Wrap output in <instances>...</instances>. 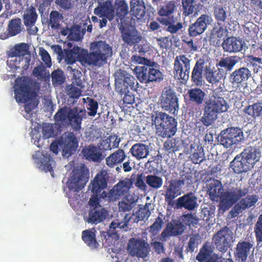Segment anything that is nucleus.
<instances>
[{
  "label": "nucleus",
  "instance_id": "nucleus-1",
  "mask_svg": "<svg viewBox=\"0 0 262 262\" xmlns=\"http://www.w3.org/2000/svg\"><path fill=\"white\" fill-rule=\"evenodd\" d=\"M222 91L217 89L212 92L210 98L206 102L204 113L200 120L203 124L208 127L216 120L219 114L227 111L228 106L227 102L222 96Z\"/></svg>",
  "mask_w": 262,
  "mask_h": 262
},
{
  "label": "nucleus",
  "instance_id": "nucleus-2",
  "mask_svg": "<svg viewBox=\"0 0 262 262\" xmlns=\"http://www.w3.org/2000/svg\"><path fill=\"white\" fill-rule=\"evenodd\" d=\"M32 80L27 76L17 78L14 85L15 98L17 102L25 103L31 100L25 106L27 113H30L38 104L37 101L35 100L37 94L32 90Z\"/></svg>",
  "mask_w": 262,
  "mask_h": 262
},
{
  "label": "nucleus",
  "instance_id": "nucleus-3",
  "mask_svg": "<svg viewBox=\"0 0 262 262\" xmlns=\"http://www.w3.org/2000/svg\"><path fill=\"white\" fill-rule=\"evenodd\" d=\"M85 109L64 106L57 111L54 118L59 125L71 126L74 130L77 131L81 128L82 121L85 117Z\"/></svg>",
  "mask_w": 262,
  "mask_h": 262
},
{
  "label": "nucleus",
  "instance_id": "nucleus-4",
  "mask_svg": "<svg viewBox=\"0 0 262 262\" xmlns=\"http://www.w3.org/2000/svg\"><path fill=\"white\" fill-rule=\"evenodd\" d=\"M260 152L254 147L245 148L230 162V167L237 174L246 172L253 168L259 161Z\"/></svg>",
  "mask_w": 262,
  "mask_h": 262
},
{
  "label": "nucleus",
  "instance_id": "nucleus-5",
  "mask_svg": "<svg viewBox=\"0 0 262 262\" xmlns=\"http://www.w3.org/2000/svg\"><path fill=\"white\" fill-rule=\"evenodd\" d=\"M91 52L87 51L88 64L100 67L107 63L112 56V48L105 41H94L91 46Z\"/></svg>",
  "mask_w": 262,
  "mask_h": 262
},
{
  "label": "nucleus",
  "instance_id": "nucleus-6",
  "mask_svg": "<svg viewBox=\"0 0 262 262\" xmlns=\"http://www.w3.org/2000/svg\"><path fill=\"white\" fill-rule=\"evenodd\" d=\"M152 121L155 125L156 133L162 138H170L177 131V122L172 116L163 112H156L152 116Z\"/></svg>",
  "mask_w": 262,
  "mask_h": 262
},
{
  "label": "nucleus",
  "instance_id": "nucleus-7",
  "mask_svg": "<svg viewBox=\"0 0 262 262\" xmlns=\"http://www.w3.org/2000/svg\"><path fill=\"white\" fill-rule=\"evenodd\" d=\"M212 21V18L210 15L202 14L194 23L189 26L188 29L189 36L183 35L181 37L183 42L186 43L191 50L196 51L197 48L194 45L191 37H196L204 33Z\"/></svg>",
  "mask_w": 262,
  "mask_h": 262
},
{
  "label": "nucleus",
  "instance_id": "nucleus-8",
  "mask_svg": "<svg viewBox=\"0 0 262 262\" xmlns=\"http://www.w3.org/2000/svg\"><path fill=\"white\" fill-rule=\"evenodd\" d=\"M144 66L136 67L134 70L137 79L141 83L146 84L160 82L163 79V75L159 68L154 67L155 62L150 63L144 62Z\"/></svg>",
  "mask_w": 262,
  "mask_h": 262
},
{
  "label": "nucleus",
  "instance_id": "nucleus-9",
  "mask_svg": "<svg viewBox=\"0 0 262 262\" xmlns=\"http://www.w3.org/2000/svg\"><path fill=\"white\" fill-rule=\"evenodd\" d=\"M108 178V172L105 170H101L95 176L92 181L90 188L93 193L89 204L92 207H96L100 205L99 199L103 198L100 194L102 190L107 187V181Z\"/></svg>",
  "mask_w": 262,
  "mask_h": 262
},
{
  "label": "nucleus",
  "instance_id": "nucleus-10",
  "mask_svg": "<svg viewBox=\"0 0 262 262\" xmlns=\"http://www.w3.org/2000/svg\"><path fill=\"white\" fill-rule=\"evenodd\" d=\"M244 139L243 130L237 127L227 128L221 131L218 137L220 144L227 148L239 144Z\"/></svg>",
  "mask_w": 262,
  "mask_h": 262
},
{
  "label": "nucleus",
  "instance_id": "nucleus-11",
  "mask_svg": "<svg viewBox=\"0 0 262 262\" xmlns=\"http://www.w3.org/2000/svg\"><path fill=\"white\" fill-rule=\"evenodd\" d=\"M115 89L118 92H126L128 90H136L137 88L135 77L126 71L119 69L114 73Z\"/></svg>",
  "mask_w": 262,
  "mask_h": 262
},
{
  "label": "nucleus",
  "instance_id": "nucleus-12",
  "mask_svg": "<svg viewBox=\"0 0 262 262\" xmlns=\"http://www.w3.org/2000/svg\"><path fill=\"white\" fill-rule=\"evenodd\" d=\"M133 185V183L131 179H126L120 181L108 193L103 191L101 196L103 199L107 198L110 201H115L122 196L128 195V192Z\"/></svg>",
  "mask_w": 262,
  "mask_h": 262
},
{
  "label": "nucleus",
  "instance_id": "nucleus-13",
  "mask_svg": "<svg viewBox=\"0 0 262 262\" xmlns=\"http://www.w3.org/2000/svg\"><path fill=\"white\" fill-rule=\"evenodd\" d=\"M190 60L185 55L177 56L173 63V74L176 79L186 82L189 79Z\"/></svg>",
  "mask_w": 262,
  "mask_h": 262
},
{
  "label": "nucleus",
  "instance_id": "nucleus-14",
  "mask_svg": "<svg viewBox=\"0 0 262 262\" xmlns=\"http://www.w3.org/2000/svg\"><path fill=\"white\" fill-rule=\"evenodd\" d=\"M89 170L82 166L73 170V174L68 181L67 186L69 190L78 192L82 189L88 182Z\"/></svg>",
  "mask_w": 262,
  "mask_h": 262
},
{
  "label": "nucleus",
  "instance_id": "nucleus-15",
  "mask_svg": "<svg viewBox=\"0 0 262 262\" xmlns=\"http://www.w3.org/2000/svg\"><path fill=\"white\" fill-rule=\"evenodd\" d=\"M57 47L60 51L59 55L62 56V58L68 64H73L76 61H79L82 64H88L86 50L78 46H74L71 50L64 49L63 54L61 48L59 46Z\"/></svg>",
  "mask_w": 262,
  "mask_h": 262
},
{
  "label": "nucleus",
  "instance_id": "nucleus-16",
  "mask_svg": "<svg viewBox=\"0 0 262 262\" xmlns=\"http://www.w3.org/2000/svg\"><path fill=\"white\" fill-rule=\"evenodd\" d=\"M160 104L161 107L169 113L174 114L179 109L178 98L174 90L171 88H165L162 92Z\"/></svg>",
  "mask_w": 262,
  "mask_h": 262
},
{
  "label": "nucleus",
  "instance_id": "nucleus-17",
  "mask_svg": "<svg viewBox=\"0 0 262 262\" xmlns=\"http://www.w3.org/2000/svg\"><path fill=\"white\" fill-rule=\"evenodd\" d=\"M127 249L132 256L144 258L148 255L150 248L144 239L132 238L129 241Z\"/></svg>",
  "mask_w": 262,
  "mask_h": 262
},
{
  "label": "nucleus",
  "instance_id": "nucleus-18",
  "mask_svg": "<svg viewBox=\"0 0 262 262\" xmlns=\"http://www.w3.org/2000/svg\"><path fill=\"white\" fill-rule=\"evenodd\" d=\"M249 192V189L235 188L224 192L221 195L220 205L225 209L230 208L242 196L246 195Z\"/></svg>",
  "mask_w": 262,
  "mask_h": 262
},
{
  "label": "nucleus",
  "instance_id": "nucleus-19",
  "mask_svg": "<svg viewBox=\"0 0 262 262\" xmlns=\"http://www.w3.org/2000/svg\"><path fill=\"white\" fill-rule=\"evenodd\" d=\"M216 249L222 252H226L230 247L232 241V234L227 227L221 229L212 237Z\"/></svg>",
  "mask_w": 262,
  "mask_h": 262
},
{
  "label": "nucleus",
  "instance_id": "nucleus-20",
  "mask_svg": "<svg viewBox=\"0 0 262 262\" xmlns=\"http://www.w3.org/2000/svg\"><path fill=\"white\" fill-rule=\"evenodd\" d=\"M62 149V155L63 157L69 158L76 151L78 147V140L73 132L65 134L58 141Z\"/></svg>",
  "mask_w": 262,
  "mask_h": 262
},
{
  "label": "nucleus",
  "instance_id": "nucleus-21",
  "mask_svg": "<svg viewBox=\"0 0 262 262\" xmlns=\"http://www.w3.org/2000/svg\"><path fill=\"white\" fill-rule=\"evenodd\" d=\"M213 15L219 25H224L229 30H235L237 22L232 17H228L227 8L222 5L216 6L213 8Z\"/></svg>",
  "mask_w": 262,
  "mask_h": 262
},
{
  "label": "nucleus",
  "instance_id": "nucleus-22",
  "mask_svg": "<svg viewBox=\"0 0 262 262\" xmlns=\"http://www.w3.org/2000/svg\"><path fill=\"white\" fill-rule=\"evenodd\" d=\"M122 40L127 45L132 46L138 43L142 39V36L139 31L131 26L119 27Z\"/></svg>",
  "mask_w": 262,
  "mask_h": 262
},
{
  "label": "nucleus",
  "instance_id": "nucleus-23",
  "mask_svg": "<svg viewBox=\"0 0 262 262\" xmlns=\"http://www.w3.org/2000/svg\"><path fill=\"white\" fill-rule=\"evenodd\" d=\"M126 216L127 215H126L124 217V220H126L125 221L119 222L117 220L112 221L110 225L108 231L101 233V237L104 238V239L102 238V243L104 247H108L110 246V242H107V241L110 239V237L117 235V232L119 231L117 230V229H124L125 228L127 227L128 220L126 219Z\"/></svg>",
  "mask_w": 262,
  "mask_h": 262
},
{
  "label": "nucleus",
  "instance_id": "nucleus-24",
  "mask_svg": "<svg viewBox=\"0 0 262 262\" xmlns=\"http://www.w3.org/2000/svg\"><path fill=\"white\" fill-rule=\"evenodd\" d=\"M185 184L184 180H171L165 190V200L169 204L173 200L181 194L182 186Z\"/></svg>",
  "mask_w": 262,
  "mask_h": 262
},
{
  "label": "nucleus",
  "instance_id": "nucleus-25",
  "mask_svg": "<svg viewBox=\"0 0 262 262\" xmlns=\"http://www.w3.org/2000/svg\"><path fill=\"white\" fill-rule=\"evenodd\" d=\"M94 13L99 17H105L109 20H112L115 17V10L112 2L107 0L94 9Z\"/></svg>",
  "mask_w": 262,
  "mask_h": 262
},
{
  "label": "nucleus",
  "instance_id": "nucleus-26",
  "mask_svg": "<svg viewBox=\"0 0 262 262\" xmlns=\"http://www.w3.org/2000/svg\"><path fill=\"white\" fill-rule=\"evenodd\" d=\"M243 41L234 36L227 37L224 40L222 44L224 51L229 53H235L241 51L243 49Z\"/></svg>",
  "mask_w": 262,
  "mask_h": 262
},
{
  "label": "nucleus",
  "instance_id": "nucleus-27",
  "mask_svg": "<svg viewBox=\"0 0 262 262\" xmlns=\"http://www.w3.org/2000/svg\"><path fill=\"white\" fill-rule=\"evenodd\" d=\"M251 75V71L248 68L241 67L232 72L229 78L233 84H239L246 81Z\"/></svg>",
  "mask_w": 262,
  "mask_h": 262
},
{
  "label": "nucleus",
  "instance_id": "nucleus-28",
  "mask_svg": "<svg viewBox=\"0 0 262 262\" xmlns=\"http://www.w3.org/2000/svg\"><path fill=\"white\" fill-rule=\"evenodd\" d=\"M107 215V211L99 205L92 208L89 211L86 222L89 223L97 224L104 221Z\"/></svg>",
  "mask_w": 262,
  "mask_h": 262
},
{
  "label": "nucleus",
  "instance_id": "nucleus-29",
  "mask_svg": "<svg viewBox=\"0 0 262 262\" xmlns=\"http://www.w3.org/2000/svg\"><path fill=\"white\" fill-rule=\"evenodd\" d=\"M178 207L184 208L188 210H193L198 206L197 198L192 192H189L177 199Z\"/></svg>",
  "mask_w": 262,
  "mask_h": 262
},
{
  "label": "nucleus",
  "instance_id": "nucleus-30",
  "mask_svg": "<svg viewBox=\"0 0 262 262\" xmlns=\"http://www.w3.org/2000/svg\"><path fill=\"white\" fill-rule=\"evenodd\" d=\"M130 13L137 20L143 19L146 13L144 0H130Z\"/></svg>",
  "mask_w": 262,
  "mask_h": 262
},
{
  "label": "nucleus",
  "instance_id": "nucleus-31",
  "mask_svg": "<svg viewBox=\"0 0 262 262\" xmlns=\"http://www.w3.org/2000/svg\"><path fill=\"white\" fill-rule=\"evenodd\" d=\"M96 232L95 228L82 232V241L91 249H96L99 247V244L96 240Z\"/></svg>",
  "mask_w": 262,
  "mask_h": 262
},
{
  "label": "nucleus",
  "instance_id": "nucleus-32",
  "mask_svg": "<svg viewBox=\"0 0 262 262\" xmlns=\"http://www.w3.org/2000/svg\"><path fill=\"white\" fill-rule=\"evenodd\" d=\"M184 232L183 226L181 224H168L161 234V238L165 241L167 237L172 236H178Z\"/></svg>",
  "mask_w": 262,
  "mask_h": 262
},
{
  "label": "nucleus",
  "instance_id": "nucleus-33",
  "mask_svg": "<svg viewBox=\"0 0 262 262\" xmlns=\"http://www.w3.org/2000/svg\"><path fill=\"white\" fill-rule=\"evenodd\" d=\"M10 58V59L7 60V64L12 70H16L22 68L24 72L29 68L30 61V58L17 56Z\"/></svg>",
  "mask_w": 262,
  "mask_h": 262
},
{
  "label": "nucleus",
  "instance_id": "nucleus-34",
  "mask_svg": "<svg viewBox=\"0 0 262 262\" xmlns=\"http://www.w3.org/2000/svg\"><path fill=\"white\" fill-rule=\"evenodd\" d=\"M204 63V60L200 59L196 62L192 69L191 81L196 86H201L202 84V73Z\"/></svg>",
  "mask_w": 262,
  "mask_h": 262
},
{
  "label": "nucleus",
  "instance_id": "nucleus-35",
  "mask_svg": "<svg viewBox=\"0 0 262 262\" xmlns=\"http://www.w3.org/2000/svg\"><path fill=\"white\" fill-rule=\"evenodd\" d=\"M176 8L177 3L176 1L173 0L166 1L158 9L157 13L160 16L162 17L171 18L170 16L174 13Z\"/></svg>",
  "mask_w": 262,
  "mask_h": 262
},
{
  "label": "nucleus",
  "instance_id": "nucleus-36",
  "mask_svg": "<svg viewBox=\"0 0 262 262\" xmlns=\"http://www.w3.org/2000/svg\"><path fill=\"white\" fill-rule=\"evenodd\" d=\"M225 75L223 69L218 68L216 70H212L210 67H206L205 69V75L206 80L209 83L215 84L224 77Z\"/></svg>",
  "mask_w": 262,
  "mask_h": 262
},
{
  "label": "nucleus",
  "instance_id": "nucleus-37",
  "mask_svg": "<svg viewBox=\"0 0 262 262\" xmlns=\"http://www.w3.org/2000/svg\"><path fill=\"white\" fill-rule=\"evenodd\" d=\"M126 157L124 151L119 149L106 158V164L108 167L112 168L121 163Z\"/></svg>",
  "mask_w": 262,
  "mask_h": 262
},
{
  "label": "nucleus",
  "instance_id": "nucleus-38",
  "mask_svg": "<svg viewBox=\"0 0 262 262\" xmlns=\"http://www.w3.org/2000/svg\"><path fill=\"white\" fill-rule=\"evenodd\" d=\"M129 151L134 157L140 160L148 155L149 147L143 143H136L132 146Z\"/></svg>",
  "mask_w": 262,
  "mask_h": 262
},
{
  "label": "nucleus",
  "instance_id": "nucleus-39",
  "mask_svg": "<svg viewBox=\"0 0 262 262\" xmlns=\"http://www.w3.org/2000/svg\"><path fill=\"white\" fill-rule=\"evenodd\" d=\"M82 153L85 159L94 162L99 161L102 156L101 152L97 147L92 145L85 147L82 149Z\"/></svg>",
  "mask_w": 262,
  "mask_h": 262
},
{
  "label": "nucleus",
  "instance_id": "nucleus-40",
  "mask_svg": "<svg viewBox=\"0 0 262 262\" xmlns=\"http://www.w3.org/2000/svg\"><path fill=\"white\" fill-rule=\"evenodd\" d=\"M253 245L250 242H242L238 243L236 250V256L239 260L244 262L246 260L250 250Z\"/></svg>",
  "mask_w": 262,
  "mask_h": 262
},
{
  "label": "nucleus",
  "instance_id": "nucleus-41",
  "mask_svg": "<svg viewBox=\"0 0 262 262\" xmlns=\"http://www.w3.org/2000/svg\"><path fill=\"white\" fill-rule=\"evenodd\" d=\"M29 53V45L24 42L14 45L8 52L9 57L14 58L15 56L24 57Z\"/></svg>",
  "mask_w": 262,
  "mask_h": 262
},
{
  "label": "nucleus",
  "instance_id": "nucleus-42",
  "mask_svg": "<svg viewBox=\"0 0 262 262\" xmlns=\"http://www.w3.org/2000/svg\"><path fill=\"white\" fill-rule=\"evenodd\" d=\"M157 20L162 25L167 26L165 30L171 34L176 33L183 28L181 23H178L176 25L173 24V17H171V18H158Z\"/></svg>",
  "mask_w": 262,
  "mask_h": 262
},
{
  "label": "nucleus",
  "instance_id": "nucleus-43",
  "mask_svg": "<svg viewBox=\"0 0 262 262\" xmlns=\"http://www.w3.org/2000/svg\"><path fill=\"white\" fill-rule=\"evenodd\" d=\"M190 102L198 105L202 104L205 96V92L201 89L195 88L188 90L187 93Z\"/></svg>",
  "mask_w": 262,
  "mask_h": 262
},
{
  "label": "nucleus",
  "instance_id": "nucleus-44",
  "mask_svg": "<svg viewBox=\"0 0 262 262\" xmlns=\"http://www.w3.org/2000/svg\"><path fill=\"white\" fill-rule=\"evenodd\" d=\"M115 15L121 20L128 14V6L125 0H115Z\"/></svg>",
  "mask_w": 262,
  "mask_h": 262
},
{
  "label": "nucleus",
  "instance_id": "nucleus-45",
  "mask_svg": "<svg viewBox=\"0 0 262 262\" xmlns=\"http://www.w3.org/2000/svg\"><path fill=\"white\" fill-rule=\"evenodd\" d=\"M37 18L36 9L33 6L27 9L23 16L24 25L27 28L32 27L35 24Z\"/></svg>",
  "mask_w": 262,
  "mask_h": 262
},
{
  "label": "nucleus",
  "instance_id": "nucleus-46",
  "mask_svg": "<svg viewBox=\"0 0 262 262\" xmlns=\"http://www.w3.org/2000/svg\"><path fill=\"white\" fill-rule=\"evenodd\" d=\"M239 58L237 56H230L226 58H222L216 64L217 67L225 68L227 71H231L238 62Z\"/></svg>",
  "mask_w": 262,
  "mask_h": 262
},
{
  "label": "nucleus",
  "instance_id": "nucleus-47",
  "mask_svg": "<svg viewBox=\"0 0 262 262\" xmlns=\"http://www.w3.org/2000/svg\"><path fill=\"white\" fill-rule=\"evenodd\" d=\"M135 203V198L132 195H125L118 204L119 211L125 212L131 210Z\"/></svg>",
  "mask_w": 262,
  "mask_h": 262
},
{
  "label": "nucleus",
  "instance_id": "nucleus-48",
  "mask_svg": "<svg viewBox=\"0 0 262 262\" xmlns=\"http://www.w3.org/2000/svg\"><path fill=\"white\" fill-rule=\"evenodd\" d=\"M223 187L219 181H216L214 184H210L208 192L212 201H217L222 193Z\"/></svg>",
  "mask_w": 262,
  "mask_h": 262
},
{
  "label": "nucleus",
  "instance_id": "nucleus-49",
  "mask_svg": "<svg viewBox=\"0 0 262 262\" xmlns=\"http://www.w3.org/2000/svg\"><path fill=\"white\" fill-rule=\"evenodd\" d=\"M219 27H214L211 32L210 38L213 43L217 44L227 32V29H224L223 25H219Z\"/></svg>",
  "mask_w": 262,
  "mask_h": 262
},
{
  "label": "nucleus",
  "instance_id": "nucleus-50",
  "mask_svg": "<svg viewBox=\"0 0 262 262\" xmlns=\"http://www.w3.org/2000/svg\"><path fill=\"white\" fill-rule=\"evenodd\" d=\"M146 184L151 188L158 189L162 186L163 181L161 177L157 175L148 174L147 176Z\"/></svg>",
  "mask_w": 262,
  "mask_h": 262
},
{
  "label": "nucleus",
  "instance_id": "nucleus-51",
  "mask_svg": "<svg viewBox=\"0 0 262 262\" xmlns=\"http://www.w3.org/2000/svg\"><path fill=\"white\" fill-rule=\"evenodd\" d=\"M183 15L189 16L193 14L195 9V0H181Z\"/></svg>",
  "mask_w": 262,
  "mask_h": 262
},
{
  "label": "nucleus",
  "instance_id": "nucleus-52",
  "mask_svg": "<svg viewBox=\"0 0 262 262\" xmlns=\"http://www.w3.org/2000/svg\"><path fill=\"white\" fill-rule=\"evenodd\" d=\"M8 31L11 36H15L21 31V21L19 18L11 19L8 26Z\"/></svg>",
  "mask_w": 262,
  "mask_h": 262
},
{
  "label": "nucleus",
  "instance_id": "nucleus-53",
  "mask_svg": "<svg viewBox=\"0 0 262 262\" xmlns=\"http://www.w3.org/2000/svg\"><path fill=\"white\" fill-rule=\"evenodd\" d=\"M246 59L248 64H250L253 68L254 73H257L259 69H262L261 66V64H262L261 58L250 55H247Z\"/></svg>",
  "mask_w": 262,
  "mask_h": 262
},
{
  "label": "nucleus",
  "instance_id": "nucleus-54",
  "mask_svg": "<svg viewBox=\"0 0 262 262\" xmlns=\"http://www.w3.org/2000/svg\"><path fill=\"white\" fill-rule=\"evenodd\" d=\"M192 162L194 164H200L205 160L204 149L201 146H198L197 149L190 156Z\"/></svg>",
  "mask_w": 262,
  "mask_h": 262
},
{
  "label": "nucleus",
  "instance_id": "nucleus-55",
  "mask_svg": "<svg viewBox=\"0 0 262 262\" xmlns=\"http://www.w3.org/2000/svg\"><path fill=\"white\" fill-rule=\"evenodd\" d=\"M150 203H146L144 206H141L136 211L137 217L139 220L143 221L147 219L150 216L151 213L149 210Z\"/></svg>",
  "mask_w": 262,
  "mask_h": 262
},
{
  "label": "nucleus",
  "instance_id": "nucleus-56",
  "mask_svg": "<svg viewBox=\"0 0 262 262\" xmlns=\"http://www.w3.org/2000/svg\"><path fill=\"white\" fill-rule=\"evenodd\" d=\"M163 224L162 217L158 216L156 219L155 222L148 228V232L152 236L157 235L161 230Z\"/></svg>",
  "mask_w": 262,
  "mask_h": 262
},
{
  "label": "nucleus",
  "instance_id": "nucleus-57",
  "mask_svg": "<svg viewBox=\"0 0 262 262\" xmlns=\"http://www.w3.org/2000/svg\"><path fill=\"white\" fill-rule=\"evenodd\" d=\"M68 96L72 99H78L81 95V90L73 84H69L65 88Z\"/></svg>",
  "mask_w": 262,
  "mask_h": 262
},
{
  "label": "nucleus",
  "instance_id": "nucleus-58",
  "mask_svg": "<svg viewBox=\"0 0 262 262\" xmlns=\"http://www.w3.org/2000/svg\"><path fill=\"white\" fill-rule=\"evenodd\" d=\"M51 77L53 85H60L65 80L63 72L60 69L54 70L51 74Z\"/></svg>",
  "mask_w": 262,
  "mask_h": 262
},
{
  "label": "nucleus",
  "instance_id": "nucleus-59",
  "mask_svg": "<svg viewBox=\"0 0 262 262\" xmlns=\"http://www.w3.org/2000/svg\"><path fill=\"white\" fill-rule=\"evenodd\" d=\"M258 201V197L255 194L248 195L240 200L241 205L246 209L255 205Z\"/></svg>",
  "mask_w": 262,
  "mask_h": 262
},
{
  "label": "nucleus",
  "instance_id": "nucleus-60",
  "mask_svg": "<svg viewBox=\"0 0 262 262\" xmlns=\"http://www.w3.org/2000/svg\"><path fill=\"white\" fill-rule=\"evenodd\" d=\"M62 15L57 11H52L50 14V24L52 28H57L59 21L62 19Z\"/></svg>",
  "mask_w": 262,
  "mask_h": 262
},
{
  "label": "nucleus",
  "instance_id": "nucleus-61",
  "mask_svg": "<svg viewBox=\"0 0 262 262\" xmlns=\"http://www.w3.org/2000/svg\"><path fill=\"white\" fill-rule=\"evenodd\" d=\"M52 158L49 155H43L41 158L40 163L43 169L46 172L53 171L52 163L53 162Z\"/></svg>",
  "mask_w": 262,
  "mask_h": 262
},
{
  "label": "nucleus",
  "instance_id": "nucleus-62",
  "mask_svg": "<svg viewBox=\"0 0 262 262\" xmlns=\"http://www.w3.org/2000/svg\"><path fill=\"white\" fill-rule=\"evenodd\" d=\"M86 99L88 100L87 109L90 111L88 115L90 116L94 117L97 114L99 104L96 100L93 98L87 97Z\"/></svg>",
  "mask_w": 262,
  "mask_h": 262
},
{
  "label": "nucleus",
  "instance_id": "nucleus-63",
  "mask_svg": "<svg viewBox=\"0 0 262 262\" xmlns=\"http://www.w3.org/2000/svg\"><path fill=\"white\" fill-rule=\"evenodd\" d=\"M146 178L147 176H145L144 173L138 174L135 179V186L140 190H146L147 189Z\"/></svg>",
  "mask_w": 262,
  "mask_h": 262
},
{
  "label": "nucleus",
  "instance_id": "nucleus-64",
  "mask_svg": "<svg viewBox=\"0 0 262 262\" xmlns=\"http://www.w3.org/2000/svg\"><path fill=\"white\" fill-rule=\"evenodd\" d=\"M254 232L257 242L262 243V214L258 216L255 225Z\"/></svg>",
  "mask_w": 262,
  "mask_h": 262
}]
</instances>
